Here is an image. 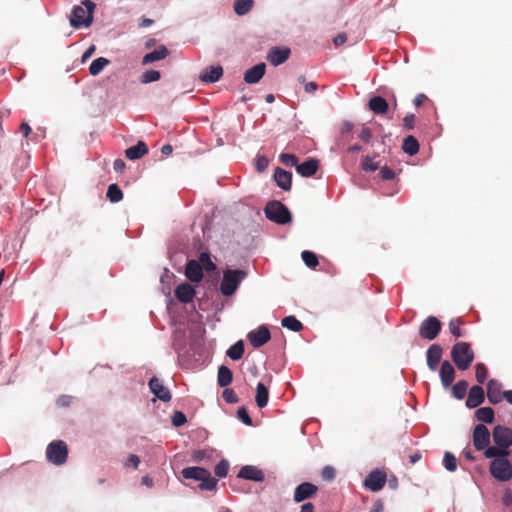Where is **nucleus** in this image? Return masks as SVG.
I'll return each mask as SVG.
<instances>
[{
    "label": "nucleus",
    "instance_id": "f257e3e1",
    "mask_svg": "<svg viewBox=\"0 0 512 512\" xmlns=\"http://www.w3.org/2000/svg\"><path fill=\"white\" fill-rule=\"evenodd\" d=\"M95 3L91 0H83L81 5L74 6L70 15V25L73 28L89 27L93 22Z\"/></svg>",
    "mask_w": 512,
    "mask_h": 512
},
{
    "label": "nucleus",
    "instance_id": "f03ea898",
    "mask_svg": "<svg viewBox=\"0 0 512 512\" xmlns=\"http://www.w3.org/2000/svg\"><path fill=\"white\" fill-rule=\"evenodd\" d=\"M183 478L200 481L199 488L201 490H214L217 485V479L211 476V473L203 467H187L181 472Z\"/></svg>",
    "mask_w": 512,
    "mask_h": 512
},
{
    "label": "nucleus",
    "instance_id": "7ed1b4c3",
    "mask_svg": "<svg viewBox=\"0 0 512 512\" xmlns=\"http://www.w3.org/2000/svg\"><path fill=\"white\" fill-rule=\"evenodd\" d=\"M247 272L241 269H227L223 272L220 291L224 296L233 295L240 283L246 279Z\"/></svg>",
    "mask_w": 512,
    "mask_h": 512
},
{
    "label": "nucleus",
    "instance_id": "20e7f679",
    "mask_svg": "<svg viewBox=\"0 0 512 512\" xmlns=\"http://www.w3.org/2000/svg\"><path fill=\"white\" fill-rule=\"evenodd\" d=\"M451 358L459 370H467L474 360V352L467 342H457L451 350Z\"/></svg>",
    "mask_w": 512,
    "mask_h": 512
},
{
    "label": "nucleus",
    "instance_id": "39448f33",
    "mask_svg": "<svg viewBox=\"0 0 512 512\" xmlns=\"http://www.w3.org/2000/svg\"><path fill=\"white\" fill-rule=\"evenodd\" d=\"M265 216L277 224H287L292 221L289 209L279 201L273 200L266 204L264 208Z\"/></svg>",
    "mask_w": 512,
    "mask_h": 512
},
{
    "label": "nucleus",
    "instance_id": "423d86ee",
    "mask_svg": "<svg viewBox=\"0 0 512 512\" xmlns=\"http://www.w3.org/2000/svg\"><path fill=\"white\" fill-rule=\"evenodd\" d=\"M489 470L491 475L501 482L512 478V465L506 457L494 459L490 463Z\"/></svg>",
    "mask_w": 512,
    "mask_h": 512
},
{
    "label": "nucleus",
    "instance_id": "0eeeda50",
    "mask_svg": "<svg viewBox=\"0 0 512 512\" xmlns=\"http://www.w3.org/2000/svg\"><path fill=\"white\" fill-rule=\"evenodd\" d=\"M46 456L49 462L55 465H62L68 457V448L64 441L57 440L51 442L46 450Z\"/></svg>",
    "mask_w": 512,
    "mask_h": 512
},
{
    "label": "nucleus",
    "instance_id": "6e6552de",
    "mask_svg": "<svg viewBox=\"0 0 512 512\" xmlns=\"http://www.w3.org/2000/svg\"><path fill=\"white\" fill-rule=\"evenodd\" d=\"M442 324L435 316H429L419 326V335L426 340H434L441 331Z\"/></svg>",
    "mask_w": 512,
    "mask_h": 512
},
{
    "label": "nucleus",
    "instance_id": "1a4fd4ad",
    "mask_svg": "<svg viewBox=\"0 0 512 512\" xmlns=\"http://www.w3.org/2000/svg\"><path fill=\"white\" fill-rule=\"evenodd\" d=\"M492 437L497 446L500 448L508 449L512 445V429L497 425L494 427Z\"/></svg>",
    "mask_w": 512,
    "mask_h": 512
},
{
    "label": "nucleus",
    "instance_id": "9d476101",
    "mask_svg": "<svg viewBox=\"0 0 512 512\" xmlns=\"http://www.w3.org/2000/svg\"><path fill=\"white\" fill-rule=\"evenodd\" d=\"M491 434L484 424H477L473 430V445L476 450L482 451L490 444Z\"/></svg>",
    "mask_w": 512,
    "mask_h": 512
},
{
    "label": "nucleus",
    "instance_id": "9b49d317",
    "mask_svg": "<svg viewBox=\"0 0 512 512\" xmlns=\"http://www.w3.org/2000/svg\"><path fill=\"white\" fill-rule=\"evenodd\" d=\"M386 480V473L381 470L375 469L371 471L365 478L364 486L373 492H377L385 486Z\"/></svg>",
    "mask_w": 512,
    "mask_h": 512
},
{
    "label": "nucleus",
    "instance_id": "f8f14e48",
    "mask_svg": "<svg viewBox=\"0 0 512 512\" xmlns=\"http://www.w3.org/2000/svg\"><path fill=\"white\" fill-rule=\"evenodd\" d=\"M318 487L310 482H303L295 488L293 499L296 503L303 502L317 494Z\"/></svg>",
    "mask_w": 512,
    "mask_h": 512
},
{
    "label": "nucleus",
    "instance_id": "ddd939ff",
    "mask_svg": "<svg viewBox=\"0 0 512 512\" xmlns=\"http://www.w3.org/2000/svg\"><path fill=\"white\" fill-rule=\"evenodd\" d=\"M247 337L253 347L259 348L270 340L271 334L265 325H261L256 330L249 332Z\"/></svg>",
    "mask_w": 512,
    "mask_h": 512
},
{
    "label": "nucleus",
    "instance_id": "4468645a",
    "mask_svg": "<svg viewBox=\"0 0 512 512\" xmlns=\"http://www.w3.org/2000/svg\"><path fill=\"white\" fill-rule=\"evenodd\" d=\"M150 391L155 397L163 402H169L172 398L169 389L163 385L157 377H152L148 383Z\"/></svg>",
    "mask_w": 512,
    "mask_h": 512
},
{
    "label": "nucleus",
    "instance_id": "2eb2a0df",
    "mask_svg": "<svg viewBox=\"0 0 512 512\" xmlns=\"http://www.w3.org/2000/svg\"><path fill=\"white\" fill-rule=\"evenodd\" d=\"M487 398L491 404H498L504 398V391H502V384L496 380L491 379L487 384Z\"/></svg>",
    "mask_w": 512,
    "mask_h": 512
},
{
    "label": "nucleus",
    "instance_id": "dca6fc26",
    "mask_svg": "<svg viewBox=\"0 0 512 512\" xmlns=\"http://www.w3.org/2000/svg\"><path fill=\"white\" fill-rule=\"evenodd\" d=\"M443 349L438 344H432L426 352L427 366L431 371H435L441 361Z\"/></svg>",
    "mask_w": 512,
    "mask_h": 512
},
{
    "label": "nucleus",
    "instance_id": "f3484780",
    "mask_svg": "<svg viewBox=\"0 0 512 512\" xmlns=\"http://www.w3.org/2000/svg\"><path fill=\"white\" fill-rule=\"evenodd\" d=\"M439 376L441 379L442 386L445 389L449 388L452 385L455 379V369L449 361L445 360L444 362H442L439 370Z\"/></svg>",
    "mask_w": 512,
    "mask_h": 512
},
{
    "label": "nucleus",
    "instance_id": "a211bd4d",
    "mask_svg": "<svg viewBox=\"0 0 512 512\" xmlns=\"http://www.w3.org/2000/svg\"><path fill=\"white\" fill-rule=\"evenodd\" d=\"M484 400L485 394L483 388L479 385H475L470 388L465 404L468 408H476L481 405Z\"/></svg>",
    "mask_w": 512,
    "mask_h": 512
},
{
    "label": "nucleus",
    "instance_id": "6ab92c4d",
    "mask_svg": "<svg viewBox=\"0 0 512 512\" xmlns=\"http://www.w3.org/2000/svg\"><path fill=\"white\" fill-rule=\"evenodd\" d=\"M290 53L291 52L289 48L273 47L267 55V60L272 65L278 66L284 63L289 58Z\"/></svg>",
    "mask_w": 512,
    "mask_h": 512
},
{
    "label": "nucleus",
    "instance_id": "aec40b11",
    "mask_svg": "<svg viewBox=\"0 0 512 512\" xmlns=\"http://www.w3.org/2000/svg\"><path fill=\"white\" fill-rule=\"evenodd\" d=\"M266 71L265 63L261 62L248 69L244 73V81L248 84L258 83L264 76Z\"/></svg>",
    "mask_w": 512,
    "mask_h": 512
},
{
    "label": "nucleus",
    "instance_id": "412c9836",
    "mask_svg": "<svg viewBox=\"0 0 512 512\" xmlns=\"http://www.w3.org/2000/svg\"><path fill=\"white\" fill-rule=\"evenodd\" d=\"M195 294V289L189 283H181L175 289V296L182 303L192 302Z\"/></svg>",
    "mask_w": 512,
    "mask_h": 512
},
{
    "label": "nucleus",
    "instance_id": "4be33fe9",
    "mask_svg": "<svg viewBox=\"0 0 512 512\" xmlns=\"http://www.w3.org/2000/svg\"><path fill=\"white\" fill-rule=\"evenodd\" d=\"M238 477L255 482H262L264 480V473L256 466L246 465L241 468Z\"/></svg>",
    "mask_w": 512,
    "mask_h": 512
},
{
    "label": "nucleus",
    "instance_id": "5701e85b",
    "mask_svg": "<svg viewBox=\"0 0 512 512\" xmlns=\"http://www.w3.org/2000/svg\"><path fill=\"white\" fill-rule=\"evenodd\" d=\"M274 180L277 185L285 190L289 191L292 186V174L289 171H286L280 167H277L274 171Z\"/></svg>",
    "mask_w": 512,
    "mask_h": 512
},
{
    "label": "nucleus",
    "instance_id": "b1692460",
    "mask_svg": "<svg viewBox=\"0 0 512 512\" xmlns=\"http://www.w3.org/2000/svg\"><path fill=\"white\" fill-rule=\"evenodd\" d=\"M185 275L191 282H200L203 278V270L196 260H189L186 264Z\"/></svg>",
    "mask_w": 512,
    "mask_h": 512
},
{
    "label": "nucleus",
    "instance_id": "393cba45",
    "mask_svg": "<svg viewBox=\"0 0 512 512\" xmlns=\"http://www.w3.org/2000/svg\"><path fill=\"white\" fill-rule=\"evenodd\" d=\"M319 169V161L315 158H308L297 166V173L302 177H311L316 174Z\"/></svg>",
    "mask_w": 512,
    "mask_h": 512
},
{
    "label": "nucleus",
    "instance_id": "a878e982",
    "mask_svg": "<svg viewBox=\"0 0 512 512\" xmlns=\"http://www.w3.org/2000/svg\"><path fill=\"white\" fill-rule=\"evenodd\" d=\"M223 75V68L220 65L207 67L202 71L199 78L202 82L214 83L220 80Z\"/></svg>",
    "mask_w": 512,
    "mask_h": 512
},
{
    "label": "nucleus",
    "instance_id": "bb28decb",
    "mask_svg": "<svg viewBox=\"0 0 512 512\" xmlns=\"http://www.w3.org/2000/svg\"><path fill=\"white\" fill-rule=\"evenodd\" d=\"M368 107L373 113L382 115L388 111L389 104L383 97L374 96L368 101Z\"/></svg>",
    "mask_w": 512,
    "mask_h": 512
},
{
    "label": "nucleus",
    "instance_id": "cd10ccee",
    "mask_svg": "<svg viewBox=\"0 0 512 512\" xmlns=\"http://www.w3.org/2000/svg\"><path fill=\"white\" fill-rule=\"evenodd\" d=\"M148 153V147L143 141H139L136 145L125 150V156L129 160H137Z\"/></svg>",
    "mask_w": 512,
    "mask_h": 512
},
{
    "label": "nucleus",
    "instance_id": "c85d7f7f",
    "mask_svg": "<svg viewBox=\"0 0 512 512\" xmlns=\"http://www.w3.org/2000/svg\"><path fill=\"white\" fill-rule=\"evenodd\" d=\"M168 55H169L168 49L164 45H161L154 51L147 53L142 59V64L147 65L152 62L165 59Z\"/></svg>",
    "mask_w": 512,
    "mask_h": 512
},
{
    "label": "nucleus",
    "instance_id": "c756f323",
    "mask_svg": "<svg viewBox=\"0 0 512 512\" xmlns=\"http://www.w3.org/2000/svg\"><path fill=\"white\" fill-rule=\"evenodd\" d=\"M269 400V391L268 388L262 383L259 382L256 387V396L255 401L259 408H264L268 404Z\"/></svg>",
    "mask_w": 512,
    "mask_h": 512
},
{
    "label": "nucleus",
    "instance_id": "7c9ffc66",
    "mask_svg": "<svg viewBox=\"0 0 512 512\" xmlns=\"http://www.w3.org/2000/svg\"><path fill=\"white\" fill-rule=\"evenodd\" d=\"M233 380V373L227 366H220L218 369L217 382L220 387H227Z\"/></svg>",
    "mask_w": 512,
    "mask_h": 512
},
{
    "label": "nucleus",
    "instance_id": "2f4dec72",
    "mask_svg": "<svg viewBox=\"0 0 512 512\" xmlns=\"http://www.w3.org/2000/svg\"><path fill=\"white\" fill-rule=\"evenodd\" d=\"M402 149L410 156L417 154L419 151L418 140L412 135L407 136L403 141Z\"/></svg>",
    "mask_w": 512,
    "mask_h": 512
},
{
    "label": "nucleus",
    "instance_id": "473e14b6",
    "mask_svg": "<svg viewBox=\"0 0 512 512\" xmlns=\"http://www.w3.org/2000/svg\"><path fill=\"white\" fill-rule=\"evenodd\" d=\"M494 415V410L491 407H481L475 411V417L483 423H492Z\"/></svg>",
    "mask_w": 512,
    "mask_h": 512
},
{
    "label": "nucleus",
    "instance_id": "72a5a7b5",
    "mask_svg": "<svg viewBox=\"0 0 512 512\" xmlns=\"http://www.w3.org/2000/svg\"><path fill=\"white\" fill-rule=\"evenodd\" d=\"M509 451L508 450H505L504 448H500L499 446H487L485 449H484V456L486 458H494V459H497V458H503V457H507L509 455Z\"/></svg>",
    "mask_w": 512,
    "mask_h": 512
},
{
    "label": "nucleus",
    "instance_id": "f704fd0d",
    "mask_svg": "<svg viewBox=\"0 0 512 512\" xmlns=\"http://www.w3.org/2000/svg\"><path fill=\"white\" fill-rule=\"evenodd\" d=\"M110 64V61L105 57H98L93 60L89 67V72L92 76H96L101 73V71Z\"/></svg>",
    "mask_w": 512,
    "mask_h": 512
},
{
    "label": "nucleus",
    "instance_id": "c9c22d12",
    "mask_svg": "<svg viewBox=\"0 0 512 512\" xmlns=\"http://www.w3.org/2000/svg\"><path fill=\"white\" fill-rule=\"evenodd\" d=\"M281 324L283 327L294 332H300L303 329V324L292 315L284 317Z\"/></svg>",
    "mask_w": 512,
    "mask_h": 512
},
{
    "label": "nucleus",
    "instance_id": "e433bc0d",
    "mask_svg": "<svg viewBox=\"0 0 512 512\" xmlns=\"http://www.w3.org/2000/svg\"><path fill=\"white\" fill-rule=\"evenodd\" d=\"M227 356L232 360H239L244 354V343L242 340L237 341L226 352Z\"/></svg>",
    "mask_w": 512,
    "mask_h": 512
},
{
    "label": "nucleus",
    "instance_id": "4c0bfd02",
    "mask_svg": "<svg viewBox=\"0 0 512 512\" xmlns=\"http://www.w3.org/2000/svg\"><path fill=\"white\" fill-rule=\"evenodd\" d=\"M253 4V0H236L234 2V11L237 15H245L252 9Z\"/></svg>",
    "mask_w": 512,
    "mask_h": 512
},
{
    "label": "nucleus",
    "instance_id": "58836bf2",
    "mask_svg": "<svg viewBox=\"0 0 512 512\" xmlns=\"http://www.w3.org/2000/svg\"><path fill=\"white\" fill-rule=\"evenodd\" d=\"M468 389V382L466 380H459L456 384L452 386V395L461 400L465 397Z\"/></svg>",
    "mask_w": 512,
    "mask_h": 512
},
{
    "label": "nucleus",
    "instance_id": "ea45409f",
    "mask_svg": "<svg viewBox=\"0 0 512 512\" xmlns=\"http://www.w3.org/2000/svg\"><path fill=\"white\" fill-rule=\"evenodd\" d=\"M107 198L112 203H117L123 199V193L117 184L113 183L109 185Z\"/></svg>",
    "mask_w": 512,
    "mask_h": 512
},
{
    "label": "nucleus",
    "instance_id": "a19ab883",
    "mask_svg": "<svg viewBox=\"0 0 512 512\" xmlns=\"http://www.w3.org/2000/svg\"><path fill=\"white\" fill-rule=\"evenodd\" d=\"M302 260L309 268H315L318 264V257L314 252L305 250L301 254Z\"/></svg>",
    "mask_w": 512,
    "mask_h": 512
},
{
    "label": "nucleus",
    "instance_id": "79ce46f5",
    "mask_svg": "<svg viewBox=\"0 0 512 512\" xmlns=\"http://www.w3.org/2000/svg\"><path fill=\"white\" fill-rule=\"evenodd\" d=\"M463 321L460 318L452 319L449 322V330L451 334L457 338L464 336V332L461 329Z\"/></svg>",
    "mask_w": 512,
    "mask_h": 512
},
{
    "label": "nucleus",
    "instance_id": "37998d69",
    "mask_svg": "<svg viewBox=\"0 0 512 512\" xmlns=\"http://www.w3.org/2000/svg\"><path fill=\"white\" fill-rule=\"evenodd\" d=\"M279 159L282 164L288 167H295L297 169L298 166V157L295 154L291 153H282L279 156Z\"/></svg>",
    "mask_w": 512,
    "mask_h": 512
},
{
    "label": "nucleus",
    "instance_id": "c03bdc74",
    "mask_svg": "<svg viewBox=\"0 0 512 512\" xmlns=\"http://www.w3.org/2000/svg\"><path fill=\"white\" fill-rule=\"evenodd\" d=\"M297 80L304 86V91L307 94H314L318 89L317 83L314 81H307L304 75H300Z\"/></svg>",
    "mask_w": 512,
    "mask_h": 512
},
{
    "label": "nucleus",
    "instance_id": "a18cd8bd",
    "mask_svg": "<svg viewBox=\"0 0 512 512\" xmlns=\"http://www.w3.org/2000/svg\"><path fill=\"white\" fill-rule=\"evenodd\" d=\"M476 380L483 384L488 378V369L483 363H477L475 366Z\"/></svg>",
    "mask_w": 512,
    "mask_h": 512
},
{
    "label": "nucleus",
    "instance_id": "49530a36",
    "mask_svg": "<svg viewBox=\"0 0 512 512\" xmlns=\"http://www.w3.org/2000/svg\"><path fill=\"white\" fill-rule=\"evenodd\" d=\"M443 463L450 472H454L457 469V459L451 452H445Z\"/></svg>",
    "mask_w": 512,
    "mask_h": 512
},
{
    "label": "nucleus",
    "instance_id": "de8ad7c7",
    "mask_svg": "<svg viewBox=\"0 0 512 512\" xmlns=\"http://www.w3.org/2000/svg\"><path fill=\"white\" fill-rule=\"evenodd\" d=\"M161 78V74L157 70L145 71L141 76V83L148 84L151 82L158 81Z\"/></svg>",
    "mask_w": 512,
    "mask_h": 512
},
{
    "label": "nucleus",
    "instance_id": "09e8293b",
    "mask_svg": "<svg viewBox=\"0 0 512 512\" xmlns=\"http://www.w3.org/2000/svg\"><path fill=\"white\" fill-rule=\"evenodd\" d=\"M212 456V450L209 449H201L195 450L191 454L192 461L196 463H200L204 459H209Z\"/></svg>",
    "mask_w": 512,
    "mask_h": 512
},
{
    "label": "nucleus",
    "instance_id": "8fccbe9b",
    "mask_svg": "<svg viewBox=\"0 0 512 512\" xmlns=\"http://www.w3.org/2000/svg\"><path fill=\"white\" fill-rule=\"evenodd\" d=\"M361 167L366 172H374L378 169V163H375L372 157L366 156L362 161Z\"/></svg>",
    "mask_w": 512,
    "mask_h": 512
},
{
    "label": "nucleus",
    "instance_id": "3c124183",
    "mask_svg": "<svg viewBox=\"0 0 512 512\" xmlns=\"http://www.w3.org/2000/svg\"><path fill=\"white\" fill-rule=\"evenodd\" d=\"M223 399L230 404H235L239 402V398L235 391L231 388H226L222 393Z\"/></svg>",
    "mask_w": 512,
    "mask_h": 512
},
{
    "label": "nucleus",
    "instance_id": "603ef678",
    "mask_svg": "<svg viewBox=\"0 0 512 512\" xmlns=\"http://www.w3.org/2000/svg\"><path fill=\"white\" fill-rule=\"evenodd\" d=\"M229 470V463L227 460H221L215 467L216 476L222 478L225 477Z\"/></svg>",
    "mask_w": 512,
    "mask_h": 512
},
{
    "label": "nucleus",
    "instance_id": "864d4df0",
    "mask_svg": "<svg viewBox=\"0 0 512 512\" xmlns=\"http://www.w3.org/2000/svg\"><path fill=\"white\" fill-rule=\"evenodd\" d=\"M335 476H336V470L334 467H332L330 465L323 467V469L321 471V477L323 478V480L330 482L335 478Z\"/></svg>",
    "mask_w": 512,
    "mask_h": 512
},
{
    "label": "nucleus",
    "instance_id": "5fc2aeb1",
    "mask_svg": "<svg viewBox=\"0 0 512 512\" xmlns=\"http://www.w3.org/2000/svg\"><path fill=\"white\" fill-rule=\"evenodd\" d=\"M186 422H187V418L183 412H181V411L174 412V414L172 416V424L175 427H180V426L184 425Z\"/></svg>",
    "mask_w": 512,
    "mask_h": 512
},
{
    "label": "nucleus",
    "instance_id": "6e6d98bb",
    "mask_svg": "<svg viewBox=\"0 0 512 512\" xmlns=\"http://www.w3.org/2000/svg\"><path fill=\"white\" fill-rule=\"evenodd\" d=\"M237 417L248 426L252 425V419L249 416L247 409L245 407H239L237 410Z\"/></svg>",
    "mask_w": 512,
    "mask_h": 512
},
{
    "label": "nucleus",
    "instance_id": "4d7b16f0",
    "mask_svg": "<svg viewBox=\"0 0 512 512\" xmlns=\"http://www.w3.org/2000/svg\"><path fill=\"white\" fill-rule=\"evenodd\" d=\"M380 177L383 180H392L395 178V172L388 166H383L380 169Z\"/></svg>",
    "mask_w": 512,
    "mask_h": 512
},
{
    "label": "nucleus",
    "instance_id": "13d9d810",
    "mask_svg": "<svg viewBox=\"0 0 512 512\" xmlns=\"http://www.w3.org/2000/svg\"><path fill=\"white\" fill-rule=\"evenodd\" d=\"M269 164V160L266 156H258L256 159V169L259 172H263Z\"/></svg>",
    "mask_w": 512,
    "mask_h": 512
},
{
    "label": "nucleus",
    "instance_id": "bf43d9fd",
    "mask_svg": "<svg viewBox=\"0 0 512 512\" xmlns=\"http://www.w3.org/2000/svg\"><path fill=\"white\" fill-rule=\"evenodd\" d=\"M403 126L407 130H411L415 126V115L407 114L403 119Z\"/></svg>",
    "mask_w": 512,
    "mask_h": 512
},
{
    "label": "nucleus",
    "instance_id": "052dcab7",
    "mask_svg": "<svg viewBox=\"0 0 512 512\" xmlns=\"http://www.w3.org/2000/svg\"><path fill=\"white\" fill-rule=\"evenodd\" d=\"M359 138L365 142V143H369L371 138H372V131L369 127H363L360 134H359Z\"/></svg>",
    "mask_w": 512,
    "mask_h": 512
},
{
    "label": "nucleus",
    "instance_id": "680f3d73",
    "mask_svg": "<svg viewBox=\"0 0 512 512\" xmlns=\"http://www.w3.org/2000/svg\"><path fill=\"white\" fill-rule=\"evenodd\" d=\"M139 463H140V458L135 454H131L127 458V460L125 462V466L126 467L132 466L133 468L136 469L138 467Z\"/></svg>",
    "mask_w": 512,
    "mask_h": 512
},
{
    "label": "nucleus",
    "instance_id": "e2e57ef3",
    "mask_svg": "<svg viewBox=\"0 0 512 512\" xmlns=\"http://www.w3.org/2000/svg\"><path fill=\"white\" fill-rule=\"evenodd\" d=\"M203 259H206V263L204 264L206 270L212 271L216 268L215 264L211 261L208 254L202 253L200 255V261H203Z\"/></svg>",
    "mask_w": 512,
    "mask_h": 512
},
{
    "label": "nucleus",
    "instance_id": "0e129e2a",
    "mask_svg": "<svg viewBox=\"0 0 512 512\" xmlns=\"http://www.w3.org/2000/svg\"><path fill=\"white\" fill-rule=\"evenodd\" d=\"M347 41L346 33H339L333 38L335 46H341Z\"/></svg>",
    "mask_w": 512,
    "mask_h": 512
},
{
    "label": "nucleus",
    "instance_id": "69168bd1",
    "mask_svg": "<svg viewBox=\"0 0 512 512\" xmlns=\"http://www.w3.org/2000/svg\"><path fill=\"white\" fill-rule=\"evenodd\" d=\"M71 401H72L71 396L63 395L58 398L57 404L62 407H67L70 405Z\"/></svg>",
    "mask_w": 512,
    "mask_h": 512
},
{
    "label": "nucleus",
    "instance_id": "338daca9",
    "mask_svg": "<svg viewBox=\"0 0 512 512\" xmlns=\"http://www.w3.org/2000/svg\"><path fill=\"white\" fill-rule=\"evenodd\" d=\"M502 500H503V504L506 506H509L512 504V490L511 489L505 490Z\"/></svg>",
    "mask_w": 512,
    "mask_h": 512
},
{
    "label": "nucleus",
    "instance_id": "774afa93",
    "mask_svg": "<svg viewBox=\"0 0 512 512\" xmlns=\"http://www.w3.org/2000/svg\"><path fill=\"white\" fill-rule=\"evenodd\" d=\"M116 172H122L125 168V162L122 159H116L113 163Z\"/></svg>",
    "mask_w": 512,
    "mask_h": 512
}]
</instances>
